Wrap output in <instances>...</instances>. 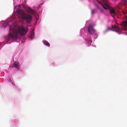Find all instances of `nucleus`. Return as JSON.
<instances>
[{
  "instance_id": "obj_1",
  "label": "nucleus",
  "mask_w": 127,
  "mask_h": 127,
  "mask_svg": "<svg viewBox=\"0 0 127 127\" xmlns=\"http://www.w3.org/2000/svg\"><path fill=\"white\" fill-rule=\"evenodd\" d=\"M27 32V30L23 26L18 27L16 29H13L12 31L10 28L9 36L11 37L13 40H16L18 38L25 35Z\"/></svg>"
},
{
  "instance_id": "obj_2",
  "label": "nucleus",
  "mask_w": 127,
  "mask_h": 127,
  "mask_svg": "<svg viewBox=\"0 0 127 127\" xmlns=\"http://www.w3.org/2000/svg\"><path fill=\"white\" fill-rule=\"evenodd\" d=\"M17 15L21 19L25 20L27 23H30L32 20V16L29 14L25 13L22 10H20L18 11Z\"/></svg>"
},
{
  "instance_id": "obj_3",
  "label": "nucleus",
  "mask_w": 127,
  "mask_h": 127,
  "mask_svg": "<svg viewBox=\"0 0 127 127\" xmlns=\"http://www.w3.org/2000/svg\"><path fill=\"white\" fill-rule=\"evenodd\" d=\"M123 13L125 15V17H124V19L126 20V21H124L122 23L123 26L125 28V29L127 30V8H126L124 11H123Z\"/></svg>"
},
{
  "instance_id": "obj_4",
  "label": "nucleus",
  "mask_w": 127,
  "mask_h": 127,
  "mask_svg": "<svg viewBox=\"0 0 127 127\" xmlns=\"http://www.w3.org/2000/svg\"><path fill=\"white\" fill-rule=\"evenodd\" d=\"M101 1H103L104 3L103 4H101L105 10L109 9L110 6L108 3L107 1L105 0H100Z\"/></svg>"
},
{
  "instance_id": "obj_5",
  "label": "nucleus",
  "mask_w": 127,
  "mask_h": 127,
  "mask_svg": "<svg viewBox=\"0 0 127 127\" xmlns=\"http://www.w3.org/2000/svg\"><path fill=\"white\" fill-rule=\"evenodd\" d=\"M93 26L91 25H90L88 28V30L91 34H93L95 32V30L93 28Z\"/></svg>"
},
{
  "instance_id": "obj_6",
  "label": "nucleus",
  "mask_w": 127,
  "mask_h": 127,
  "mask_svg": "<svg viewBox=\"0 0 127 127\" xmlns=\"http://www.w3.org/2000/svg\"><path fill=\"white\" fill-rule=\"evenodd\" d=\"M112 28H113V29H110L116 32H118L119 33H120L121 32L120 30V29L119 27L116 26H112Z\"/></svg>"
},
{
  "instance_id": "obj_7",
  "label": "nucleus",
  "mask_w": 127,
  "mask_h": 127,
  "mask_svg": "<svg viewBox=\"0 0 127 127\" xmlns=\"http://www.w3.org/2000/svg\"><path fill=\"white\" fill-rule=\"evenodd\" d=\"M27 11L30 13L34 15H35L36 14V13L35 12L34 10L32 9L31 8H28Z\"/></svg>"
},
{
  "instance_id": "obj_8",
  "label": "nucleus",
  "mask_w": 127,
  "mask_h": 127,
  "mask_svg": "<svg viewBox=\"0 0 127 127\" xmlns=\"http://www.w3.org/2000/svg\"><path fill=\"white\" fill-rule=\"evenodd\" d=\"M43 42L45 45H47L48 47L50 46V44L46 40H44L43 41Z\"/></svg>"
},
{
  "instance_id": "obj_9",
  "label": "nucleus",
  "mask_w": 127,
  "mask_h": 127,
  "mask_svg": "<svg viewBox=\"0 0 127 127\" xmlns=\"http://www.w3.org/2000/svg\"><path fill=\"white\" fill-rule=\"evenodd\" d=\"M19 65V63L18 62H15L13 64V66L16 68H17Z\"/></svg>"
},
{
  "instance_id": "obj_10",
  "label": "nucleus",
  "mask_w": 127,
  "mask_h": 127,
  "mask_svg": "<svg viewBox=\"0 0 127 127\" xmlns=\"http://www.w3.org/2000/svg\"><path fill=\"white\" fill-rule=\"evenodd\" d=\"M110 12L111 14H112L113 15H115V10L114 9L110 10Z\"/></svg>"
},
{
  "instance_id": "obj_11",
  "label": "nucleus",
  "mask_w": 127,
  "mask_h": 127,
  "mask_svg": "<svg viewBox=\"0 0 127 127\" xmlns=\"http://www.w3.org/2000/svg\"><path fill=\"white\" fill-rule=\"evenodd\" d=\"M96 11V10L95 9H94L91 10V14H93L95 13Z\"/></svg>"
},
{
  "instance_id": "obj_12",
  "label": "nucleus",
  "mask_w": 127,
  "mask_h": 127,
  "mask_svg": "<svg viewBox=\"0 0 127 127\" xmlns=\"http://www.w3.org/2000/svg\"><path fill=\"white\" fill-rule=\"evenodd\" d=\"M34 36V33L32 32L31 34V36L30 37V38L31 39H32L33 38Z\"/></svg>"
},
{
  "instance_id": "obj_13",
  "label": "nucleus",
  "mask_w": 127,
  "mask_h": 127,
  "mask_svg": "<svg viewBox=\"0 0 127 127\" xmlns=\"http://www.w3.org/2000/svg\"><path fill=\"white\" fill-rule=\"evenodd\" d=\"M86 42L87 43H91L92 42V41L90 40H86Z\"/></svg>"
},
{
  "instance_id": "obj_14",
  "label": "nucleus",
  "mask_w": 127,
  "mask_h": 127,
  "mask_svg": "<svg viewBox=\"0 0 127 127\" xmlns=\"http://www.w3.org/2000/svg\"><path fill=\"white\" fill-rule=\"evenodd\" d=\"M124 2L125 5H127V0H122Z\"/></svg>"
},
{
  "instance_id": "obj_15",
  "label": "nucleus",
  "mask_w": 127,
  "mask_h": 127,
  "mask_svg": "<svg viewBox=\"0 0 127 127\" xmlns=\"http://www.w3.org/2000/svg\"><path fill=\"white\" fill-rule=\"evenodd\" d=\"M97 7L98 9H99L101 13H103V12L102 10L101 9L99 8L98 6H97Z\"/></svg>"
},
{
  "instance_id": "obj_16",
  "label": "nucleus",
  "mask_w": 127,
  "mask_h": 127,
  "mask_svg": "<svg viewBox=\"0 0 127 127\" xmlns=\"http://www.w3.org/2000/svg\"><path fill=\"white\" fill-rule=\"evenodd\" d=\"M7 25V24L6 23L4 24H3V27H6Z\"/></svg>"
},
{
  "instance_id": "obj_17",
  "label": "nucleus",
  "mask_w": 127,
  "mask_h": 127,
  "mask_svg": "<svg viewBox=\"0 0 127 127\" xmlns=\"http://www.w3.org/2000/svg\"><path fill=\"white\" fill-rule=\"evenodd\" d=\"M9 81H10V82H11V80L10 79L9 80Z\"/></svg>"
},
{
  "instance_id": "obj_18",
  "label": "nucleus",
  "mask_w": 127,
  "mask_h": 127,
  "mask_svg": "<svg viewBox=\"0 0 127 127\" xmlns=\"http://www.w3.org/2000/svg\"><path fill=\"white\" fill-rule=\"evenodd\" d=\"M121 30H122V29H121Z\"/></svg>"
}]
</instances>
